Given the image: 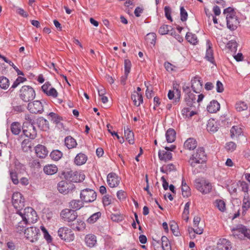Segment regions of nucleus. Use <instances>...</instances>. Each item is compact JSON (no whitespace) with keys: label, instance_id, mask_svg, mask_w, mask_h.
<instances>
[{"label":"nucleus","instance_id":"obj_51","mask_svg":"<svg viewBox=\"0 0 250 250\" xmlns=\"http://www.w3.org/2000/svg\"><path fill=\"white\" fill-rule=\"evenodd\" d=\"M235 107L238 111L240 112L246 110L248 108V106L245 102H240L236 103Z\"/></svg>","mask_w":250,"mask_h":250},{"label":"nucleus","instance_id":"obj_62","mask_svg":"<svg viewBox=\"0 0 250 250\" xmlns=\"http://www.w3.org/2000/svg\"><path fill=\"white\" fill-rule=\"evenodd\" d=\"M223 13L224 14H227V15H230V16H235V13L234 11V9L229 7L224 10Z\"/></svg>","mask_w":250,"mask_h":250},{"label":"nucleus","instance_id":"obj_2","mask_svg":"<svg viewBox=\"0 0 250 250\" xmlns=\"http://www.w3.org/2000/svg\"><path fill=\"white\" fill-rule=\"evenodd\" d=\"M36 96L34 89L29 85H23L20 90V97L24 102H29Z\"/></svg>","mask_w":250,"mask_h":250},{"label":"nucleus","instance_id":"obj_54","mask_svg":"<svg viewBox=\"0 0 250 250\" xmlns=\"http://www.w3.org/2000/svg\"><path fill=\"white\" fill-rule=\"evenodd\" d=\"M124 66H125V74L126 75H128V74L130 72L131 66V62L128 59L125 60Z\"/></svg>","mask_w":250,"mask_h":250},{"label":"nucleus","instance_id":"obj_41","mask_svg":"<svg viewBox=\"0 0 250 250\" xmlns=\"http://www.w3.org/2000/svg\"><path fill=\"white\" fill-rule=\"evenodd\" d=\"M102 215L101 212H96L91 215L86 220L87 222L89 224H93L95 223L98 219H99Z\"/></svg>","mask_w":250,"mask_h":250},{"label":"nucleus","instance_id":"obj_31","mask_svg":"<svg viewBox=\"0 0 250 250\" xmlns=\"http://www.w3.org/2000/svg\"><path fill=\"white\" fill-rule=\"evenodd\" d=\"M83 207V203L80 200H73L69 202V207L75 211Z\"/></svg>","mask_w":250,"mask_h":250},{"label":"nucleus","instance_id":"obj_9","mask_svg":"<svg viewBox=\"0 0 250 250\" xmlns=\"http://www.w3.org/2000/svg\"><path fill=\"white\" fill-rule=\"evenodd\" d=\"M97 197L96 192L93 189L86 188L81 191L80 198L83 202H92L95 201Z\"/></svg>","mask_w":250,"mask_h":250},{"label":"nucleus","instance_id":"obj_19","mask_svg":"<svg viewBox=\"0 0 250 250\" xmlns=\"http://www.w3.org/2000/svg\"><path fill=\"white\" fill-rule=\"evenodd\" d=\"M69 225L73 230L77 231H81L85 228V224L80 219H76L75 221Z\"/></svg>","mask_w":250,"mask_h":250},{"label":"nucleus","instance_id":"obj_33","mask_svg":"<svg viewBox=\"0 0 250 250\" xmlns=\"http://www.w3.org/2000/svg\"><path fill=\"white\" fill-rule=\"evenodd\" d=\"M124 132L126 140L130 144H133L134 143V133L128 127L126 129L125 128Z\"/></svg>","mask_w":250,"mask_h":250},{"label":"nucleus","instance_id":"obj_20","mask_svg":"<svg viewBox=\"0 0 250 250\" xmlns=\"http://www.w3.org/2000/svg\"><path fill=\"white\" fill-rule=\"evenodd\" d=\"M35 150L37 156L41 158H45L48 153L46 148L42 145L37 146L35 148Z\"/></svg>","mask_w":250,"mask_h":250},{"label":"nucleus","instance_id":"obj_11","mask_svg":"<svg viewBox=\"0 0 250 250\" xmlns=\"http://www.w3.org/2000/svg\"><path fill=\"white\" fill-rule=\"evenodd\" d=\"M40 230L35 227L27 228L24 230V235L26 239L31 242H34L38 240Z\"/></svg>","mask_w":250,"mask_h":250},{"label":"nucleus","instance_id":"obj_8","mask_svg":"<svg viewBox=\"0 0 250 250\" xmlns=\"http://www.w3.org/2000/svg\"><path fill=\"white\" fill-rule=\"evenodd\" d=\"M60 216L64 222L71 224L77 219L78 214L72 209L65 208L61 211Z\"/></svg>","mask_w":250,"mask_h":250},{"label":"nucleus","instance_id":"obj_52","mask_svg":"<svg viewBox=\"0 0 250 250\" xmlns=\"http://www.w3.org/2000/svg\"><path fill=\"white\" fill-rule=\"evenodd\" d=\"M227 47L231 51H236L237 47V43L235 41H230L227 43Z\"/></svg>","mask_w":250,"mask_h":250},{"label":"nucleus","instance_id":"obj_26","mask_svg":"<svg viewBox=\"0 0 250 250\" xmlns=\"http://www.w3.org/2000/svg\"><path fill=\"white\" fill-rule=\"evenodd\" d=\"M85 242L87 246L93 247L97 242L96 237L93 234H88L85 237Z\"/></svg>","mask_w":250,"mask_h":250},{"label":"nucleus","instance_id":"obj_21","mask_svg":"<svg viewBox=\"0 0 250 250\" xmlns=\"http://www.w3.org/2000/svg\"><path fill=\"white\" fill-rule=\"evenodd\" d=\"M219 128L218 123L214 119H209L207 125V129L210 132H215Z\"/></svg>","mask_w":250,"mask_h":250},{"label":"nucleus","instance_id":"obj_3","mask_svg":"<svg viewBox=\"0 0 250 250\" xmlns=\"http://www.w3.org/2000/svg\"><path fill=\"white\" fill-rule=\"evenodd\" d=\"M18 214L20 215L23 221L28 224L30 223H33L38 219V216L36 211L31 207H26L24 208L23 212L21 211V213H18Z\"/></svg>","mask_w":250,"mask_h":250},{"label":"nucleus","instance_id":"obj_49","mask_svg":"<svg viewBox=\"0 0 250 250\" xmlns=\"http://www.w3.org/2000/svg\"><path fill=\"white\" fill-rule=\"evenodd\" d=\"M111 219L114 222H121L124 219L122 214L120 213H112L110 215Z\"/></svg>","mask_w":250,"mask_h":250},{"label":"nucleus","instance_id":"obj_55","mask_svg":"<svg viewBox=\"0 0 250 250\" xmlns=\"http://www.w3.org/2000/svg\"><path fill=\"white\" fill-rule=\"evenodd\" d=\"M37 123L38 124V126L39 127H41V129L44 130V125H45V127H47V121L44 119L43 117H41L37 120Z\"/></svg>","mask_w":250,"mask_h":250},{"label":"nucleus","instance_id":"obj_37","mask_svg":"<svg viewBox=\"0 0 250 250\" xmlns=\"http://www.w3.org/2000/svg\"><path fill=\"white\" fill-rule=\"evenodd\" d=\"M161 244L163 250H171V245L167 237L165 236L162 237Z\"/></svg>","mask_w":250,"mask_h":250},{"label":"nucleus","instance_id":"obj_5","mask_svg":"<svg viewBox=\"0 0 250 250\" xmlns=\"http://www.w3.org/2000/svg\"><path fill=\"white\" fill-rule=\"evenodd\" d=\"M24 198L22 195L19 192H14L12 197V203L14 208L17 210L16 213H21V211L25 206Z\"/></svg>","mask_w":250,"mask_h":250},{"label":"nucleus","instance_id":"obj_50","mask_svg":"<svg viewBox=\"0 0 250 250\" xmlns=\"http://www.w3.org/2000/svg\"><path fill=\"white\" fill-rule=\"evenodd\" d=\"M27 224H28V223L23 220L19 222L16 228V231L19 233L23 232V230L25 229H24Z\"/></svg>","mask_w":250,"mask_h":250},{"label":"nucleus","instance_id":"obj_63","mask_svg":"<svg viewBox=\"0 0 250 250\" xmlns=\"http://www.w3.org/2000/svg\"><path fill=\"white\" fill-rule=\"evenodd\" d=\"M10 66H11L17 72L18 75H23V73L14 64L13 62L11 61L8 60V62H7Z\"/></svg>","mask_w":250,"mask_h":250},{"label":"nucleus","instance_id":"obj_28","mask_svg":"<svg viewBox=\"0 0 250 250\" xmlns=\"http://www.w3.org/2000/svg\"><path fill=\"white\" fill-rule=\"evenodd\" d=\"M250 207V200L249 199V196L248 193L245 194L244 198L243 200V205H242V215H245L246 213V211Z\"/></svg>","mask_w":250,"mask_h":250},{"label":"nucleus","instance_id":"obj_58","mask_svg":"<svg viewBox=\"0 0 250 250\" xmlns=\"http://www.w3.org/2000/svg\"><path fill=\"white\" fill-rule=\"evenodd\" d=\"M225 147L228 151L232 152L235 150L236 148V145L233 142H229L226 144Z\"/></svg>","mask_w":250,"mask_h":250},{"label":"nucleus","instance_id":"obj_27","mask_svg":"<svg viewBox=\"0 0 250 250\" xmlns=\"http://www.w3.org/2000/svg\"><path fill=\"white\" fill-rule=\"evenodd\" d=\"M176 132L173 128H169L166 133V138L167 143L173 142L176 139Z\"/></svg>","mask_w":250,"mask_h":250},{"label":"nucleus","instance_id":"obj_59","mask_svg":"<svg viewBox=\"0 0 250 250\" xmlns=\"http://www.w3.org/2000/svg\"><path fill=\"white\" fill-rule=\"evenodd\" d=\"M165 16L166 18L170 21H172V18L171 17V9L170 7L166 6L164 8Z\"/></svg>","mask_w":250,"mask_h":250},{"label":"nucleus","instance_id":"obj_64","mask_svg":"<svg viewBox=\"0 0 250 250\" xmlns=\"http://www.w3.org/2000/svg\"><path fill=\"white\" fill-rule=\"evenodd\" d=\"M50 86H51V83L49 82H46L42 86V89L43 92L45 94H46L47 91H48V90H49V89L51 88Z\"/></svg>","mask_w":250,"mask_h":250},{"label":"nucleus","instance_id":"obj_56","mask_svg":"<svg viewBox=\"0 0 250 250\" xmlns=\"http://www.w3.org/2000/svg\"><path fill=\"white\" fill-rule=\"evenodd\" d=\"M188 13L183 6L180 7V17L182 21H185L188 18Z\"/></svg>","mask_w":250,"mask_h":250},{"label":"nucleus","instance_id":"obj_43","mask_svg":"<svg viewBox=\"0 0 250 250\" xmlns=\"http://www.w3.org/2000/svg\"><path fill=\"white\" fill-rule=\"evenodd\" d=\"M146 40L147 43L154 45L156 40V34L154 33H150L147 34L146 37Z\"/></svg>","mask_w":250,"mask_h":250},{"label":"nucleus","instance_id":"obj_35","mask_svg":"<svg viewBox=\"0 0 250 250\" xmlns=\"http://www.w3.org/2000/svg\"><path fill=\"white\" fill-rule=\"evenodd\" d=\"M230 133L231 138H237L242 133V130L238 126H233L230 129Z\"/></svg>","mask_w":250,"mask_h":250},{"label":"nucleus","instance_id":"obj_46","mask_svg":"<svg viewBox=\"0 0 250 250\" xmlns=\"http://www.w3.org/2000/svg\"><path fill=\"white\" fill-rule=\"evenodd\" d=\"M26 80V79L25 78L21 76L18 77L13 83L9 90L13 91V90L16 88L21 83H23Z\"/></svg>","mask_w":250,"mask_h":250},{"label":"nucleus","instance_id":"obj_16","mask_svg":"<svg viewBox=\"0 0 250 250\" xmlns=\"http://www.w3.org/2000/svg\"><path fill=\"white\" fill-rule=\"evenodd\" d=\"M191 87L196 93H199L202 89V83L200 77L196 76L191 80Z\"/></svg>","mask_w":250,"mask_h":250},{"label":"nucleus","instance_id":"obj_53","mask_svg":"<svg viewBox=\"0 0 250 250\" xmlns=\"http://www.w3.org/2000/svg\"><path fill=\"white\" fill-rule=\"evenodd\" d=\"M216 206L218 209L222 212H223L226 209V204L224 201L219 200L216 201Z\"/></svg>","mask_w":250,"mask_h":250},{"label":"nucleus","instance_id":"obj_39","mask_svg":"<svg viewBox=\"0 0 250 250\" xmlns=\"http://www.w3.org/2000/svg\"><path fill=\"white\" fill-rule=\"evenodd\" d=\"M186 39L190 43L196 44L198 42V39L196 35L190 32H188L186 36Z\"/></svg>","mask_w":250,"mask_h":250},{"label":"nucleus","instance_id":"obj_60","mask_svg":"<svg viewBox=\"0 0 250 250\" xmlns=\"http://www.w3.org/2000/svg\"><path fill=\"white\" fill-rule=\"evenodd\" d=\"M46 94L48 96L56 98L58 96V93L55 88L51 87Z\"/></svg>","mask_w":250,"mask_h":250},{"label":"nucleus","instance_id":"obj_57","mask_svg":"<svg viewBox=\"0 0 250 250\" xmlns=\"http://www.w3.org/2000/svg\"><path fill=\"white\" fill-rule=\"evenodd\" d=\"M170 229L175 236H178L180 235V233L178 231V226L175 222H173V223L170 225Z\"/></svg>","mask_w":250,"mask_h":250},{"label":"nucleus","instance_id":"obj_12","mask_svg":"<svg viewBox=\"0 0 250 250\" xmlns=\"http://www.w3.org/2000/svg\"><path fill=\"white\" fill-rule=\"evenodd\" d=\"M58 235L65 241H71L74 239V234L71 229L66 227L61 228L58 231Z\"/></svg>","mask_w":250,"mask_h":250},{"label":"nucleus","instance_id":"obj_18","mask_svg":"<svg viewBox=\"0 0 250 250\" xmlns=\"http://www.w3.org/2000/svg\"><path fill=\"white\" fill-rule=\"evenodd\" d=\"M217 248L218 250H230L231 249V243L226 239H220L217 242Z\"/></svg>","mask_w":250,"mask_h":250},{"label":"nucleus","instance_id":"obj_38","mask_svg":"<svg viewBox=\"0 0 250 250\" xmlns=\"http://www.w3.org/2000/svg\"><path fill=\"white\" fill-rule=\"evenodd\" d=\"M206 59L211 63H214L213 50L210 44H209L208 48L207 49Z\"/></svg>","mask_w":250,"mask_h":250},{"label":"nucleus","instance_id":"obj_15","mask_svg":"<svg viewBox=\"0 0 250 250\" xmlns=\"http://www.w3.org/2000/svg\"><path fill=\"white\" fill-rule=\"evenodd\" d=\"M232 230L233 231V235L234 236L241 238L240 236L243 235L244 237L250 240V229L247 228L246 227L241 226L239 228L232 229Z\"/></svg>","mask_w":250,"mask_h":250},{"label":"nucleus","instance_id":"obj_1","mask_svg":"<svg viewBox=\"0 0 250 250\" xmlns=\"http://www.w3.org/2000/svg\"><path fill=\"white\" fill-rule=\"evenodd\" d=\"M207 155L204 147H199L195 153L189 158L188 163L192 167H195L197 164H202L207 161Z\"/></svg>","mask_w":250,"mask_h":250},{"label":"nucleus","instance_id":"obj_44","mask_svg":"<svg viewBox=\"0 0 250 250\" xmlns=\"http://www.w3.org/2000/svg\"><path fill=\"white\" fill-rule=\"evenodd\" d=\"M10 85L9 80L5 77H0V87L3 89H7Z\"/></svg>","mask_w":250,"mask_h":250},{"label":"nucleus","instance_id":"obj_29","mask_svg":"<svg viewBox=\"0 0 250 250\" xmlns=\"http://www.w3.org/2000/svg\"><path fill=\"white\" fill-rule=\"evenodd\" d=\"M182 192L184 197H188L191 195V191L189 187L187 185L185 180L182 178Z\"/></svg>","mask_w":250,"mask_h":250},{"label":"nucleus","instance_id":"obj_36","mask_svg":"<svg viewBox=\"0 0 250 250\" xmlns=\"http://www.w3.org/2000/svg\"><path fill=\"white\" fill-rule=\"evenodd\" d=\"M21 126L18 122H13L11 125V131L13 134L18 135L21 131Z\"/></svg>","mask_w":250,"mask_h":250},{"label":"nucleus","instance_id":"obj_7","mask_svg":"<svg viewBox=\"0 0 250 250\" xmlns=\"http://www.w3.org/2000/svg\"><path fill=\"white\" fill-rule=\"evenodd\" d=\"M22 129L23 133L27 137L34 139L36 137L37 131L32 120H30V123H23Z\"/></svg>","mask_w":250,"mask_h":250},{"label":"nucleus","instance_id":"obj_45","mask_svg":"<svg viewBox=\"0 0 250 250\" xmlns=\"http://www.w3.org/2000/svg\"><path fill=\"white\" fill-rule=\"evenodd\" d=\"M10 178L14 185H18L19 183L17 173L13 169L9 170Z\"/></svg>","mask_w":250,"mask_h":250},{"label":"nucleus","instance_id":"obj_23","mask_svg":"<svg viewBox=\"0 0 250 250\" xmlns=\"http://www.w3.org/2000/svg\"><path fill=\"white\" fill-rule=\"evenodd\" d=\"M220 108L219 103L216 100L211 101L209 104L207 106V110L209 113H215L219 110Z\"/></svg>","mask_w":250,"mask_h":250},{"label":"nucleus","instance_id":"obj_10","mask_svg":"<svg viewBox=\"0 0 250 250\" xmlns=\"http://www.w3.org/2000/svg\"><path fill=\"white\" fill-rule=\"evenodd\" d=\"M57 188L61 193L65 195L72 191L75 188V186L71 182L61 181L58 184Z\"/></svg>","mask_w":250,"mask_h":250},{"label":"nucleus","instance_id":"obj_61","mask_svg":"<svg viewBox=\"0 0 250 250\" xmlns=\"http://www.w3.org/2000/svg\"><path fill=\"white\" fill-rule=\"evenodd\" d=\"M41 228L44 233V237L45 239L47 241H51L52 240L51 236L50 235L46 229L43 226H41Z\"/></svg>","mask_w":250,"mask_h":250},{"label":"nucleus","instance_id":"obj_34","mask_svg":"<svg viewBox=\"0 0 250 250\" xmlns=\"http://www.w3.org/2000/svg\"><path fill=\"white\" fill-rule=\"evenodd\" d=\"M185 102L188 106H192L193 103H195L196 96L193 93H191L185 96Z\"/></svg>","mask_w":250,"mask_h":250},{"label":"nucleus","instance_id":"obj_22","mask_svg":"<svg viewBox=\"0 0 250 250\" xmlns=\"http://www.w3.org/2000/svg\"><path fill=\"white\" fill-rule=\"evenodd\" d=\"M197 146V142L194 139L189 138L184 143V147L188 150H193Z\"/></svg>","mask_w":250,"mask_h":250},{"label":"nucleus","instance_id":"obj_32","mask_svg":"<svg viewBox=\"0 0 250 250\" xmlns=\"http://www.w3.org/2000/svg\"><path fill=\"white\" fill-rule=\"evenodd\" d=\"M65 146L68 149H71L75 147L77 145L76 140L71 136H67L64 139Z\"/></svg>","mask_w":250,"mask_h":250},{"label":"nucleus","instance_id":"obj_6","mask_svg":"<svg viewBox=\"0 0 250 250\" xmlns=\"http://www.w3.org/2000/svg\"><path fill=\"white\" fill-rule=\"evenodd\" d=\"M195 186L197 190L204 194L210 192L212 189L211 183L204 179H196Z\"/></svg>","mask_w":250,"mask_h":250},{"label":"nucleus","instance_id":"obj_25","mask_svg":"<svg viewBox=\"0 0 250 250\" xmlns=\"http://www.w3.org/2000/svg\"><path fill=\"white\" fill-rule=\"evenodd\" d=\"M87 160L86 155L83 153L78 154L75 158L74 163L78 166H81L85 164Z\"/></svg>","mask_w":250,"mask_h":250},{"label":"nucleus","instance_id":"obj_42","mask_svg":"<svg viewBox=\"0 0 250 250\" xmlns=\"http://www.w3.org/2000/svg\"><path fill=\"white\" fill-rule=\"evenodd\" d=\"M21 148L24 152H28L31 150V143L29 139H24L21 143Z\"/></svg>","mask_w":250,"mask_h":250},{"label":"nucleus","instance_id":"obj_40","mask_svg":"<svg viewBox=\"0 0 250 250\" xmlns=\"http://www.w3.org/2000/svg\"><path fill=\"white\" fill-rule=\"evenodd\" d=\"M62 153L61 151L56 149L51 152L50 156L52 160L57 161L62 157Z\"/></svg>","mask_w":250,"mask_h":250},{"label":"nucleus","instance_id":"obj_24","mask_svg":"<svg viewBox=\"0 0 250 250\" xmlns=\"http://www.w3.org/2000/svg\"><path fill=\"white\" fill-rule=\"evenodd\" d=\"M159 158L161 161L167 162L172 159V154L169 151L165 150H159L158 152Z\"/></svg>","mask_w":250,"mask_h":250},{"label":"nucleus","instance_id":"obj_4","mask_svg":"<svg viewBox=\"0 0 250 250\" xmlns=\"http://www.w3.org/2000/svg\"><path fill=\"white\" fill-rule=\"evenodd\" d=\"M62 174L66 180L72 183V182L77 183L82 182L85 178V175L83 174L70 169L63 171Z\"/></svg>","mask_w":250,"mask_h":250},{"label":"nucleus","instance_id":"obj_14","mask_svg":"<svg viewBox=\"0 0 250 250\" xmlns=\"http://www.w3.org/2000/svg\"><path fill=\"white\" fill-rule=\"evenodd\" d=\"M227 26L230 31L235 30L239 24L238 17L235 16L226 15Z\"/></svg>","mask_w":250,"mask_h":250},{"label":"nucleus","instance_id":"obj_47","mask_svg":"<svg viewBox=\"0 0 250 250\" xmlns=\"http://www.w3.org/2000/svg\"><path fill=\"white\" fill-rule=\"evenodd\" d=\"M173 90L175 94V98H174V101L173 102V103L174 104H176L177 103H178L180 101V98H181V91L179 89L178 85L174 84L173 85Z\"/></svg>","mask_w":250,"mask_h":250},{"label":"nucleus","instance_id":"obj_17","mask_svg":"<svg viewBox=\"0 0 250 250\" xmlns=\"http://www.w3.org/2000/svg\"><path fill=\"white\" fill-rule=\"evenodd\" d=\"M107 182L110 188H115L119 185L120 178L115 173L111 172L107 176Z\"/></svg>","mask_w":250,"mask_h":250},{"label":"nucleus","instance_id":"obj_30","mask_svg":"<svg viewBox=\"0 0 250 250\" xmlns=\"http://www.w3.org/2000/svg\"><path fill=\"white\" fill-rule=\"evenodd\" d=\"M43 171L47 175H53L58 171V167L55 165H47L44 167Z\"/></svg>","mask_w":250,"mask_h":250},{"label":"nucleus","instance_id":"obj_48","mask_svg":"<svg viewBox=\"0 0 250 250\" xmlns=\"http://www.w3.org/2000/svg\"><path fill=\"white\" fill-rule=\"evenodd\" d=\"M170 29H172L171 26L164 24L160 27L159 33L162 35L167 34L170 31Z\"/></svg>","mask_w":250,"mask_h":250},{"label":"nucleus","instance_id":"obj_13","mask_svg":"<svg viewBox=\"0 0 250 250\" xmlns=\"http://www.w3.org/2000/svg\"><path fill=\"white\" fill-rule=\"evenodd\" d=\"M27 108L30 112L35 114H41L43 111L42 104L40 101L38 100L29 103Z\"/></svg>","mask_w":250,"mask_h":250}]
</instances>
